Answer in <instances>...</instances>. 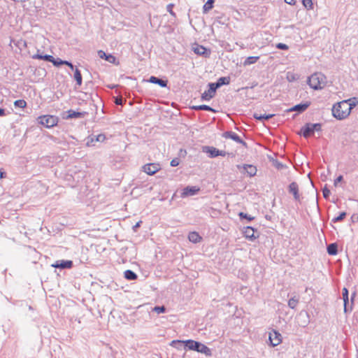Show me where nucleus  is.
I'll return each instance as SVG.
<instances>
[{"label":"nucleus","mask_w":358,"mask_h":358,"mask_svg":"<svg viewBox=\"0 0 358 358\" xmlns=\"http://www.w3.org/2000/svg\"><path fill=\"white\" fill-rule=\"evenodd\" d=\"M124 277L128 280H134L137 279L138 275L133 271L128 269L124 272Z\"/></svg>","instance_id":"7c9ffc66"},{"label":"nucleus","mask_w":358,"mask_h":358,"mask_svg":"<svg viewBox=\"0 0 358 358\" xmlns=\"http://www.w3.org/2000/svg\"><path fill=\"white\" fill-rule=\"evenodd\" d=\"M302 3L303 6L308 10L313 8V2L312 0H302Z\"/></svg>","instance_id":"37998d69"},{"label":"nucleus","mask_w":358,"mask_h":358,"mask_svg":"<svg viewBox=\"0 0 358 358\" xmlns=\"http://www.w3.org/2000/svg\"><path fill=\"white\" fill-rule=\"evenodd\" d=\"M346 215L347 213L345 212H341L337 217H335L331 220V222L334 223L341 222L345 218Z\"/></svg>","instance_id":"58836bf2"},{"label":"nucleus","mask_w":358,"mask_h":358,"mask_svg":"<svg viewBox=\"0 0 358 358\" xmlns=\"http://www.w3.org/2000/svg\"><path fill=\"white\" fill-rule=\"evenodd\" d=\"M208 87V90L201 94V98L202 101H210L215 95L217 88L214 86L213 83H209Z\"/></svg>","instance_id":"6e6552de"},{"label":"nucleus","mask_w":358,"mask_h":358,"mask_svg":"<svg viewBox=\"0 0 358 358\" xmlns=\"http://www.w3.org/2000/svg\"><path fill=\"white\" fill-rule=\"evenodd\" d=\"M288 192L292 194L294 200H300V194L299 190V185L296 182H292L288 186Z\"/></svg>","instance_id":"a211bd4d"},{"label":"nucleus","mask_w":358,"mask_h":358,"mask_svg":"<svg viewBox=\"0 0 358 358\" xmlns=\"http://www.w3.org/2000/svg\"><path fill=\"white\" fill-rule=\"evenodd\" d=\"M200 191V187L198 186H186L182 190L181 197L185 198L190 196L197 194Z\"/></svg>","instance_id":"f8f14e48"},{"label":"nucleus","mask_w":358,"mask_h":358,"mask_svg":"<svg viewBox=\"0 0 358 358\" xmlns=\"http://www.w3.org/2000/svg\"><path fill=\"white\" fill-rule=\"evenodd\" d=\"M348 100L350 101H348V108L351 113L352 110L358 104V100L356 97L349 99Z\"/></svg>","instance_id":"c9c22d12"},{"label":"nucleus","mask_w":358,"mask_h":358,"mask_svg":"<svg viewBox=\"0 0 358 358\" xmlns=\"http://www.w3.org/2000/svg\"><path fill=\"white\" fill-rule=\"evenodd\" d=\"M38 123L46 128H51L58 123V117L55 115H41L38 117Z\"/></svg>","instance_id":"39448f33"},{"label":"nucleus","mask_w":358,"mask_h":358,"mask_svg":"<svg viewBox=\"0 0 358 358\" xmlns=\"http://www.w3.org/2000/svg\"><path fill=\"white\" fill-rule=\"evenodd\" d=\"M268 340L270 345L273 347H275L281 343L282 335L278 331L273 329V331L269 333Z\"/></svg>","instance_id":"9d476101"},{"label":"nucleus","mask_w":358,"mask_h":358,"mask_svg":"<svg viewBox=\"0 0 358 358\" xmlns=\"http://www.w3.org/2000/svg\"><path fill=\"white\" fill-rule=\"evenodd\" d=\"M296 321L300 327H306L309 324L310 322V315L307 311L302 310L297 315Z\"/></svg>","instance_id":"423d86ee"},{"label":"nucleus","mask_w":358,"mask_h":358,"mask_svg":"<svg viewBox=\"0 0 358 358\" xmlns=\"http://www.w3.org/2000/svg\"><path fill=\"white\" fill-rule=\"evenodd\" d=\"M330 194H331V192H330L329 189L327 187V185H325V186L322 188L323 197L325 199H327L329 197Z\"/></svg>","instance_id":"a18cd8bd"},{"label":"nucleus","mask_w":358,"mask_h":358,"mask_svg":"<svg viewBox=\"0 0 358 358\" xmlns=\"http://www.w3.org/2000/svg\"><path fill=\"white\" fill-rule=\"evenodd\" d=\"M182 342H185V341L173 340L171 341L170 345L171 346L176 348L178 350H180L182 348V346L185 348V343Z\"/></svg>","instance_id":"e433bc0d"},{"label":"nucleus","mask_w":358,"mask_h":358,"mask_svg":"<svg viewBox=\"0 0 358 358\" xmlns=\"http://www.w3.org/2000/svg\"><path fill=\"white\" fill-rule=\"evenodd\" d=\"M273 165L278 169L282 170L287 168V166L278 160H273Z\"/></svg>","instance_id":"79ce46f5"},{"label":"nucleus","mask_w":358,"mask_h":358,"mask_svg":"<svg viewBox=\"0 0 358 358\" xmlns=\"http://www.w3.org/2000/svg\"><path fill=\"white\" fill-rule=\"evenodd\" d=\"M350 100H343L335 103L332 107V115L337 120H341L348 117L350 112L348 108V101Z\"/></svg>","instance_id":"f03ea898"},{"label":"nucleus","mask_w":358,"mask_h":358,"mask_svg":"<svg viewBox=\"0 0 358 358\" xmlns=\"http://www.w3.org/2000/svg\"><path fill=\"white\" fill-rule=\"evenodd\" d=\"M106 140V136L103 134L98 135H90L86 139V145L88 147L94 146L96 142H103Z\"/></svg>","instance_id":"1a4fd4ad"},{"label":"nucleus","mask_w":358,"mask_h":358,"mask_svg":"<svg viewBox=\"0 0 358 358\" xmlns=\"http://www.w3.org/2000/svg\"><path fill=\"white\" fill-rule=\"evenodd\" d=\"M147 81L152 84L158 85L161 87H167L169 83L166 79H162L154 76H150Z\"/></svg>","instance_id":"aec40b11"},{"label":"nucleus","mask_w":358,"mask_h":358,"mask_svg":"<svg viewBox=\"0 0 358 358\" xmlns=\"http://www.w3.org/2000/svg\"><path fill=\"white\" fill-rule=\"evenodd\" d=\"M322 130V124L320 123H306L301 128L300 134L307 138L313 136L315 131Z\"/></svg>","instance_id":"20e7f679"},{"label":"nucleus","mask_w":358,"mask_h":358,"mask_svg":"<svg viewBox=\"0 0 358 358\" xmlns=\"http://www.w3.org/2000/svg\"><path fill=\"white\" fill-rule=\"evenodd\" d=\"M142 223V221H138L136 223L135 225L133 226L132 229L134 231H136L137 229L141 227V224Z\"/></svg>","instance_id":"603ef678"},{"label":"nucleus","mask_w":358,"mask_h":358,"mask_svg":"<svg viewBox=\"0 0 358 358\" xmlns=\"http://www.w3.org/2000/svg\"><path fill=\"white\" fill-rule=\"evenodd\" d=\"M174 6V4L173 3H169L166 6V10L173 17H176V13L173 10V8Z\"/></svg>","instance_id":"de8ad7c7"},{"label":"nucleus","mask_w":358,"mask_h":358,"mask_svg":"<svg viewBox=\"0 0 358 358\" xmlns=\"http://www.w3.org/2000/svg\"><path fill=\"white\" fill-rule=\"evenodd\" d=\"M299 296H294L288 301V306L292 309H294L299 303Z\"/></svg>","instance_id":"72a5a7b5"},{"label":"nucleus","mask_w":358,"mask_h":358,"mask_svg":"<svg viewBox=\"0 0 358 358\" xmlns=\"http://www.w3.org/2000/svg\"><path fill=\"white\" fill-rule=\"evenodd\" d=\"M203 152H206L208 155V157L210 158H215L218 157L219 150L215 147L212 146H203Z\"/></svg>","instance_id":"4be33fe9"},{"label":"nucleus","mask_w":358,"mask_h":358,"mask_svg":"<svg viewBox=\"0 0 358 358\" xmlns=\"http://www.w3.org/2000/svg\"><path fill=\"white\" fill-rule=\"evenodd\" d=\"M191 108L194 110H206V111H210V112H212V113H217V110L213 108L212 107H210V106H208V105H205V104H203V105H198V106H193L191 107Z\"/></svg>","instance_id":"cd10ccee"},{"label":"nucleus","mask_w":358,"mask_h":358,"mask_svg":"<svg viewBox=\"0 0 358 358\" xmlns=\"http://www.w3.org/2000/svg\"><path fill=\"white\" fill-rule=\"evenodd\" d=\"M180 163V160L179 158L178 157H176L174 159H173L171 161V163H170V165L172 166V167H176L177 166H178Z\"/></svg>","instance_id":"09e8293b"},{"label":"nucleus","mask_w":358,"mask_h":358,"mask_svg":"<svg viewBox=\"0 0 358 358\" xmlns=\"http://www.w3.org/2000/svg\"><path fill=\"white\" fill-rule=\"evenodd\" d=\"M222 136L225 138H230L238 143L242 144L244 146L247 145L246 142L244 141L234 131H225L223 133Z\"/></svg>","instance_id":"ddd939ff"},{"label":"nucleus","mask_w":358,"mask_h":358,"mask_svg":"<svg viewBox=\"0 0 358 358\" xmlns=\"http://www.w3.org/2000/svg\"><path fill=\"white\" fill-rule=\"evenodd\" d=\"M73 78L78 86H80L83 83V77L80 71L78 68L74 69Z\"/></svg>","instance_id":"c85d7f7f"},{"label":"nucleus","mask_w":358,"mask_h":358,"mask_svg":"<svg viewBox=\"0 0 358 358\" xmlns=\"http://www.w3.org/2000/svg\"><path fill=\"white\" fill-rule=\"evenodd\" d=\"M237 168L239 170L243 169L250 177L255 176L257 171L256 166L252 164L238 165Z\"/></svg>","instance_id":"f3484780"},{"label":"nucleus","mask_w":358,"mask_h":358,"mask_svg":"<svg viewBox=\"0 0 358 358\" xmlns=\"http://www.w3.org/2000/svg\"><path fill=\"white\" fill-rule=\"evenodd\" d=\"M14 106L15 108H24L27 106V102L24 99H18L15 101Z\"/></svg>","instance_id":"ea45409f"},{"label":"nucleus","mask_w":358,"mask_h":358,"mask_svg":"<svg viewBox=\"0 0 358 358\" xmlns=\"http://www.w3.org/2000/svg\"><path fill=\"white\" fill-rule=\"evenodd\" d=\"M188 240L193 243H198L202 240V237L196 231H191L188 234Z\"/></svg>","instance_id":"bb28decb"},{"label":"nucleus","mask_w":358,"mask_h":358,"mask_svg":"<svg viewBox=\"0 0 358 358\" xmlns=\"http://www.w3.org/2000/svg\"><path fill=\"white\" fill-rule=\"evenodd\" d=\"M50 62L56 67H59L61 65L64 64V60H62L60 58H55L53 56L50 60Z\"/></svg>","instance_id":"4c0bfd02"},{"label":"nucleus","mask_w":358,"mask_h":358,"mask_svg":"<svg viewBox=\"0 0 358 358\" xmlns=\"http://www.w3.org/2000/svg\"><path fill=\"white\" fill-rule=\"evenodd\" d=\"M160 169V165L156 163H150L143 166L145 173L150 176L155 174Z\"/></svg>","instance_id":"2eb2a0df"},{"label":"nucleus","mask_w":358,"mask_h":358,"mask_svg":"<svg viewBox=\"0 0 358 358\" xmlns=\"http://www.w3.org/2000/svg\"><path fill=\"white\" fill-rule=\"evenodd\" d=\"M185 350H193L204 354L207 357L212 356L211 350L203 343L192 339L185 340Z\"/></svg>","instance_id":"f257e3e1"},{"label":"nucleus","mask_w":358,"mask_h":358,"mask_svg":"<svg viewBox=\"0 0 358 358\" xmlns=\"http://www.w3.org/2000/svg\"><path fill=\"white\" fill-rule=\"evenodd\" d=\"M98 55L101 59H103L109 63L115 64L116 57L111 54H107L103 50H99Z\"/></svg>","instance_id":"5701e85b"},{"label":"nucleus","mask_w":358,"mask_h":358,"mask_svg":"<svg viewBox=\"0 0 358 358\" xmlns=\"http://www.w3.org/2000/svg\"><path fill=\"white\" fill-rule=\"evenodd\" d=\"M343 180V176L342 175L338 176L335 180H334V185L336 186L338 182H341Z\"/></svg>","instance_id":"3c124183"},{"label":"nucleus","mask_w":358,"mask_h":358,"mask_svg":"<svg viewBox=\"0 0 358 358\" xmlns=\"http://www.w3.org/2000/svg\"><path fill=\"white\" fill-rule=\"evenodd\" d=\"M52 266L55 268H59L61 270L69 269L73 266V262L71 260L60 259L52 264Z\"/></svg>","instance_id":"9b49d317"},{"label":"nucleus","mask_w":358,"mask_h":358,"mask_svg":"<svg viewBox=\"0 0 358 358\" xmlns=\"http://www.w3.org/2000/svg\"><path fill=\"white\" fill-rule=\"evenodd\" d=\"M299 78V76L296 73L287 72V80L289 82H294Z\"/></svg>","instance_id":"a19ab883"},{"label":"nucleus","mask_w":358,"mask_h":358,"mask_svg":"<svg viewBox=\"0 0 358 358\" xmlns=\"http://www.w3.org/2000/svg\"><path fill=\"white\" fill-rule=\"evenodd\" d=\"M193 51L195 54L203 56L206 58L209 57L210 55V50L203 45L195 43L193 47Z\"/></svg>","instance_id":"4468645a"},{"label":"nucleus","mask_w":358,"mask_h":358,"mask_svg":"<svg viewBox=\"0 0 358 358\" xmlns=\"http://www.w3.org/2000/svg\"><path fill=\"white\" fill-rule=\"evenodd\" d=\"M187 154V152L185 150H183V149H180V155L185 157Z\"/></svg>","instance_id":"4d7b16f0"},{"label":"nucleus","mask_w":358,"mask_h":358,"mask_svg":"<svg viewBox=\"0 0 358 358\" xmlns=\"http://www.w3.org/2000/svg\"><path fill=\"white\" fill-rule=\"evenodd\" d=\"M275 48L277 49L282 50H287L289 49V46L287 44L282 43H277L275 45Z\"/></svg>","instance_id":"49530a36"},{"label":"nucleus","mask_w":358,"mask_h":358,"mask_svg":"<svg viewBox=\"0 0 358 358\" xmlns=\"http://www.w3.org/2000/svg\"><path fill=\"white\" fill-rule=\"evenodd\" d=\"M357 100H358V98H357Z\"/></svg>","instance_id":"e2e57ef3"},{"label":"nucleus","mask_w":358,"mask_h":358,"mask_svg":"<svg viewBox=\"0 0 358 358\" xmlns=\"http://www.w3.org/2000/svg\"><path fill=\"white\" fill-rule=\"evenodd\" d=\"M29 310H34V308H33V307H32L31 306H29Z\"/></svg>","instance_id":"680f3d73"},{"label":"nucleus","mask_w":358,"mask_h":358,"mask_svg":"<svg viewBox=\"0 0 358 358\" xmlns=\"http://www.w3.org/2000/svg\"><path fill=\"white\" fill-rule=\"evenodd\" d=\"M230 83V77L224 76L219 78L215 83H213L217 90L223 85H227Z\"/></svg>","instance_id":"393cba45"},{"label":"nucleus","mask_w":358,"mask_h":358,"mask_svg":"<svg viewBox=\"0 0 358 358\" xmlns=\"http://www.w3.org/2000/svg\"><path fill=\"white\" fill-rule=\"evenodd\" d=\"M63 65H66L67 66H69L72 71L74 70L75 69V66L74 65L72 64V62H71L70 61H68V60H64V64Z\"/></svg>","instance_id":"8fccbe9b"},{"label":"nucleus","mask_w":358,"mask_h":358,"mask_svg":"<svg viewBox=\"0 0 358 358\" xmlns=\"http://www.w3.org/2000/svg\"><path fill=\"white\" fill-rule=\"evenodd\" d=\"M243 236L246 239L253 241L259 237V233L256 229L252 227L247 226L243 229Z\"/></svg>","instance_id":"0eeeda50"},{"label":"nucleus","mask_w":358,"mask_h":358,"mask_svg":"<svg viewBox=\"0 0 358 358\" xmlns=\"http://www.w3.org/2000/svg\"><path fill=\"white\" fill-rule=\"evenodd\" d=\"M342 296L344 305V312L348 313V311H351L352 307H350V310L348 308V305L349 304V292L346 287H343L342 289Z\"/></svg>","instance_id":"412c9836"},{"label":"nucleus","mask_w":358,"mask_h":358,"mask_svg":"<svg viewBox=\"0 0 358 358\" xmlns=\"http://www.w3.org/2000/svg\"><path fill=\"white\" fill-rule=\"evenodd\" d=\"M115 103L116 105H122L123 104V101L121 98H116L115 100Z\"/></svg>","instance_id":"864d4df0"},{"label":"nucleus","mask_w":358,"mask_h":358,"mask_svg":"<svg viewBox=\"0 0 358 358\" xmlns=\"http://www.w3.org/2000/svg\"><path fill=\"white\" fill-rule=\"evenodd\" d=\"M66 113L67 115L66 116H63V118L66 120L82 118L86 114V112L75 111L71 109L67 110Z\"/></svg>","instance_id":"6ab92c4d"},{"label":"nucleus","mask_w":358,"mask_h":358,"mask_svg":"<svg viewBox=\"0 0 358 358\" xmlns=\"http://www.w3.org/2000/svg\"><path fill=\"white\" fill-rule=\"evenodd\" d=\"M238 217L241 220H246L248 222H250L255 220V217L251 216L250 215H248L243 212H240L238 213Z\"/></svg>","instance_id":"f704fd0d"},{"label":"nucleus","mask_w":358,"mask_h":358,"mask_svg":"<svg viewBox=\"0 0 358 358\" xmlns=\"http://www.w3.org/2000/svg\"><path fill=\"white\" fill-rule=\"evenodd\" d=\"M310 101L301 102L289 108L287 112L295 111L299 114L304 112L310 106Z\"/></svg>","instance_id":"dca6fc26"},{"label":"nucleus","mask_w":358,"mask_h":358,"mask_svg":"<svg viewBox=\"0 0 358 358\" xmlns=\"http://www.w3.org/2000/svg\"><path fill=\"white\" fill-rule=\"evenodd\" d=\"M259 59V56H250L245 59V60L243 62L244 66H248L250 64H255L258 59Z\"/></svg>","instance_id":"2f4dec72"},{"label":"nucleus","mask_w":358,"mask_h":358,"mask_svg":"<svg viewBox=\"0 0 358 358\" xmlns=\"http://www.w3.org/2000/svg\"><path fill=\"white\" fill-rule=\"evenodd\" d=\"M308 85L315 90H321L326 85V76L322 73H315L308 78Z\"/></svg>","instance_id":"7ed1b4c3"},{"label":"nucleus","mask_w":358,"mask_h":358,"mask_svg":"<svg viewBox=\"0 0 358 358\" xmlns=\"http://www.w3.org/2000/svg\"><path fill=\"white\" fill-rule=\"evenodd\" d=\"M152 311L157 314L164 313L166 312V308L164 306H156L153 308Z\"/></svg>","instance_id":"c03bdc74"},{"label":"nucleus","mask_w":358,"mask_h":358,"mask_svg":"<svg viewBox=\"0 0 358 358\" xmlns=\"http://www.w3.org/2000/svg\"><path fill=\"white\" fill-rule=\"evenodd\" d=\"M327 253L329 255H336L338 254V245L336 243H331L327 245Z\"/></svg>","instance_id":"c756f323"},{"label":"nucleus","mask_w":358,"mask_h":358,"mask_svg":"<svg viewBox=\"0 0 358 358\" xmlns=\"http://www.w3.org/2000/svg\"><path fill=\"white\" fill-rule=\"evenodd\" d=\"M218 156H222V157H225L227 155V152L224 151V150H219V152H218Z\"/></svg>","instance_id":"5fc2aeb1"},{"label":"nucleus","mask_w":358,"mask_h":358,"mask_svg":"<svg viewBox=\"0 0 358 358\" xmlns=\"http://www.w3.org/2000/svg\"><path fill=\"white\" fill-rule=\"evenodd\" d=\"M108 87H109V88H110V89H113V88H115V85H109V86H108Z\"/></svg>","instance_id":"052dcab7"},{"label":"nucleus","mask_w":358,"mask_h":358,"mask_svg":"<svg viewBox=\"0 0 358 358\" xmlns=\"http://www.w3.org/2000/svg\"><path fill=\"white\" fill-rule=\"evenodd\" d=\"M52 55H48V54H43V52H41L40 50H37V52L32 55V59H41L45 62H50V60L52 59Z\"/></svg>","instance_id":"b1692460"},{"label":"nucleus","mask_w":358,"mask_h":358,"mask_svg":"<svg viewBox=\"0 0 358 358\" xmlns=\"http://www.w3.org/2000/svg\"><path fill=\"white\" fill-rule=\"evenodd\" d=\"M355 296V292L352 293V296H351V302H352V303H353Z\"/></svg>","instance_id":"bf43d9fd"},{"label":"nucleus","mask_w":358,"mask_h":358,"mask_svg":"<svg viewBox=\"0 0 358 358\" xmlns=\"http://www.w3.org/2000/svg\"><path fill=\"white\" fill-rule=\"evenodd\" d=\"M215 0H208L203 6V13H207L213 8Z\"/></svg>","instance_id":"473e14b6"},{"label":"nucleus","mask_w":358,"mask_h":358,"mask_svg":"<svg viewBox=\"0 0 358 358\" xmlns=\"http://www.w3.org/2000/svg\"><path fill=\"white\" fill-rule=\"evenodd\" d=\"M6 115L5 109L0 108V117H3Z\"/></svg>","instance_id":"6e6d98bb"},{"label":"nucleus","mask_w":358,"mask_h":358,"mask_svg":"<svg viewBox=\"0 0 358 358\" xmlns=\"http://www.w3.org/2000/svg\"><path fill=\"white\" fill-rule=\"evenodd\" d=\"M6 176V173L4 171H1L0 170V179L4 178Z\"/></svg>","instance_id":"13d9d810"},{"label":"nucleus","mask_w":358,"mask_h":358,"mask_svg":"<svg viewBox=\"0 0 358 358\" xmlns=\"http://www.w3.org/2000/svg\"><path fill=\"white\" fill-rule=\"evenodd\" d=\"M275 116V114H260L258 113H253V117L259 121H261L264 122L266 120H268L269 119L272 118Z\"/></svg>","instance_id":"a878e982"}]
</instances>
